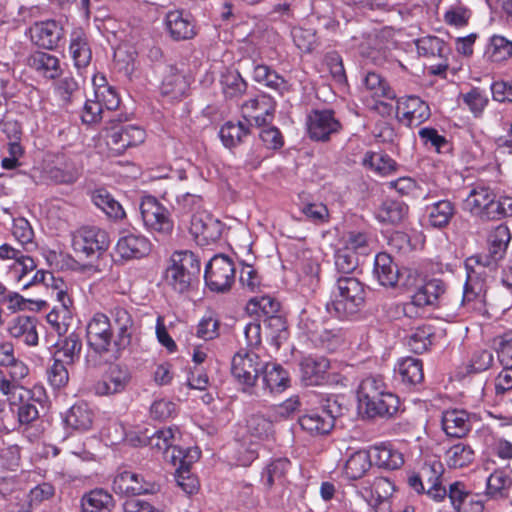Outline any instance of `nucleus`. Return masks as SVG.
<instances>
[{"label": "nucleus", "mask_w": 512, "mask_h": 512, "mask_svg": "<svg viewBox=\"0 0 512 512\" xmlns=\"http://www.w3.org/2000/svg\"><path fill=\"white\" fill-rule=\"evenodd\" d=\"M510 240L511 233L508 226L505 224L497 225L490 230L487 237L488 253L467 259L466 268H469L472 263L479 269L495 270L498 262L504 258Z\"/></svg>", "instance_id": "obj_5"}, {"label": "nucleus", "mask_w": 512, "mask_h": 512, "mask_svg": "<svg viewBox=\"0 0 512 512\" xmlns=\"http://www.w3.org/2000/svg\"><path fill=\"white\" fill-rule=\"evenodd\" d=\"M419 473L427 484V495L431 499L441 501L447 496L446 488L442 485L444 466L439 459H426Z\"/></svg>", "instance_id": "obj_19"}, {"label": "nucleus", "mask_w": 512, "mask_h": 512, "mask_svg": "<svg viewBox=\"0 0 512 512\" xmlns=\"http://www.w3.org/2000/svg\"><path fill=\"white\" fill-rule=\"evenodd\" d=\"M94 412L87 403L74 404L66 413L65 424L67 427L79 432H84L92 427Z\"/></svg>", "instance_id": "obj_35"}, {"label": "nucleus", "mask_w": 512, "mask_h": 512, "mask_svg": "<svg viewBox=\"0 0 512 512\" xmlns=\"http://www.w3.org/2000/svg\"><path fill=\"white\" fill-rule=\"evenodd\" d=\"M110 315L112 328L114 327L116 332L113 344L115 350L119 352L131 345L140 325L126 308L115 307L110 311Z\"/></svg>", "instance_id": "obj_10"}, {"label": "nucleus", "mask_w": 512, "mask_h": 512, "mask_svg": "<svg viewBox=\"0 0 512 512\" xmlns=\"http://www.w3.org/2000/svg\"><path fill=\"white\" fill-rule=\"evenodd\" d=\"M186 220L190 223L189 231L191 235L200 244L216 242L221 237L220 222L210 216L205 210L191 215Z\"/></svg>", "instance_id": "obj_16"}, {"label": "nucleus", "mask_w": 512, "mask_h": 512, "mask_svg": "<svg viewBox=\"0 0 512 512\" xmlns=\"http://www.w3.org/2000/svg\"><path fill=\"white\" fill-rule=\"evenodd\" d=\"M176 211L182 217V222L186 223L191 215L204 211L203 198L194 193H184L176 199Z\"/></svg>", "instance_id": "obj_53"}, {"label": "nucleus", "mask_w": 512, "mask_h": 512, "mask_svg": "<svg viewBox=\"0 0 512 512\" xmlns=\"http://www.w3.org/2000/svg\"><path fill=\"white\" fill-rule=\"evenodd\" d=\"M341 414V405L335 399L327 398L321 408L304 414L298 422L301 428L311 436H322L331 432L335 419Z\"/></svg>", "instance_id": "obj_6"}, {"label": "nucleus", "mask_w": 512, "mask_h": 512, "mask_svg": "<svg viewBox=\"0 0 512 512\" xmlns=\"http://www.w3.org/2000/svg\"><path fill=\"white\" fill-rule=\"evenodd\" d=\"M317 340L328 351H335L345 342V331L341 328H324L318 333Z\"/></svg>", "instance_id": "obj_60"}, {"label": "nucleus", "mask_w": 512, "mask_h": 512, "mask_svg": "<svg viewBox=\"0 0 512 512\" xmlns=\"http://www.w3.org/2000/svg\"><path fill=\"white\" fill-rule=\"evenodd\" d=\"M419 55L424 57H439L445 59L449 48L445 42L436 36H426L416 41Z\"/></svg>", "instance_id": "obj_52"}, {"label": "nucleus", "mask_w": 512, "mask_h": 512, "mask_svg": "<svg viewBox=\"0 0 512 512\" xmlns=\"http://www.w3.org/2000/svg\"><path fill=\"white\" fill-rule=\"evenodd\" d=\"M177 429L171 427L154 431L151 435L145 433L140 439V442L149 446L158 452H161L164 457H168L170 448L176 440Z\"/></svg>", "instance_id": "obj_39"}, {"label": "nucleus", "mask_w": 512, "mask_h": 512, "mask_svg": "<svg viewBox=\"0 0 512 512\" xmlns=\"http://www.w3.org/2000/svg\"><path fill=\"white\" fill-rule=\"evenodd\" d=\"M373 275L380 285L393 288L399 280V269L388 253L380 252L374 259Z\"/></svg>", "instance_id": "obj_30"}, {"label": "nucleus", "mask_w": 512, "mask_h": 512, "mask_svg": "<svg viewBox=\"0 0 512 512\" xmlns=\"http://www.w3.org/2000/svg\"><path fill=\"white\" fill-rule=\"evenodd\" d=\"M308 135L315 141H327L341 129L335 113L329 109L312 110L306 120Z\"/></svg>", "instance_id": "obj_11"}, {"label": "nucleus", "mask_w": 512, "mask_h": 512, "mask_svg": "<svg viewBox=\"0 0 512 512\" xmlns=\"http://www.w3.org/2000/svg\"><path fill=\"white\" fill-rule=\"evenodd\" d=\"M496 194L494 191L483 185L475 186L464 200L463 207L472 215L482 220H491L495 204Z\"/></svg>", "instance_id": "obj_14"}, {"label": "nucleus", "mask_w": 512, "mask_h": 512, "mask_svg": "<svg viewBox=\"0 0 512 512\" xmlns=\"http://www.w3.org/2000/svg\"><path fill=\"white\" fill-rule=\"evenodd\" d=\"M188 89V83L185 77L170 69V72L164 77L161 85V93L169 96L171 99L181 98Z\"/></svg>", "instance_id": "obj_51"}, {"label": "nucleus", "mask_w": 512, "mask_h": 512, "mask_svg": "<svg viewBox=\"0 0 512 512\" xmlns=\"http://www.w3.org/2000/svg\"><path fill=\"white\" fill-rule=\"evenodd\" d=\"M446 292V285L440 279H431L419 287L412 295L414 303L419 306L436 307Z\"/></svg>", "instance_id": "obj_32"}, {"label": "nucleus", "mask_w": 512, "mask_h": 512, "mask_svg": "<svg viewBox=\"0 0 512 512\" xmlns=\"http://www.w3.org/2000/svg\"><path fill=\"white\" fill-rule=\"evenodd\" d=\"M363 165L380 176H388L398 170L399 165L389 155L381 152H367L362 161Z\"/></svg>", "instance_id": "obj_45"}, {"label": "nucleus", "mask_w": 512, "mask_h": 512, "mask_svg": "<svg viewBox=\"0 0 512 512\" xmlns=\"http://www.w3.org/2000/svg\"><path fill=\"white\" fill-rule=\"evenodd\" d=\"M27 65L48 79H55L61 74L58 57L46 52L36 51L32 53L27 59Z\"/></svg>", "instance_id": "obj_34"}, {"label": "nucleus", "mask_w": 512, "mask_h": 512, "mask_svg": "<svg viewBox=\"0 0 512 512\" xmlns=\"http://www.w3.org/2000/svg\"><path fill=\"white\" fill-rule=\"evenodd\" d=\"M0 393L6 397L11 410L23 400H28L32 397L31 390L26 389L22 384L14 382L7 372L3 370H0Z\"/></svg>", "instance_id": "obj_38"}, {"label": "nucleus", "mask_w": 512, "mask_h": 512, "mask_svg": "<svg viewBox=\"0 0 512 512\" xmlns=\"http://www.w3.org/2000/svg\"><path fill=\"white\" fill-rule=\"evenodd\" d=\"M358 267V257L355 251L349 248L338 250L335 254L336 276H353Z\"/></svg>", "instance_id": "obj_58"}, {"label": "nucleus", "mask_w": 512, "mask_h": 512, "mask_svg": "<svg viewBox=\"0 0 512 512\" xmlns=\"http://www.w3.org/2000/svg\"><path fill=\"white\" fill-rule=\"evenodd\" d=\"M113 489L116 493L140 495L154 492L155 484L140 474L125 470L115 477Z\"/></svg>", "instance_id": "obj_23"}, {"label": "nucleus", "mask_w": 512, "mask_h": 512, "mask_svg": "<svg viewBox=\"0 0 512 512\" xmlns=\"http://www.w3.org/2000/svg\"><path fill=\"white\" fill-rule=\"evenodd\" d=\"M372 464L384 470H396L404 464L403 454L390 442H381L369 447Z\"/></svg>", "instance_id": "obj_22"}, {"label": "nucleus", "mask_w": 512, "mask_h": 512, "mask_svg": "<svg viewBox=\"0 0 512 512\" xmlns=\"http://www.w3.org/2000/svg\"><path fill=\"white\" fill-rule=\"evenodd\" d=\"M475 452L469 444L458 442L445 452V461L450 468H464L472 464Z\"/></svg>", "instance_id": "obj_43"}, {"label": "nucleus", "mask_w": 512, "mask_h": 512, "mask_svg": "<svg viewBox=\"0 0 512 512\" xmlns=\"http://www.w3.org/2000/svg\"><path fill=\"white\" fill-rule=\"evenodd\" d=\"M109 234L97 226H82L71 234V245L81 260L101 258L110 246Z\"/></svg>", "instance_id": "obj_3"}, {"label": "nucleus", "mask_w": 512, "mask_h": 512, "mask_svg": "<svg viewBox=\"0 0 512 512\" xmlns=\"http://www.w3.org/2000/svg\"><path fill=\"white\" fill-rule=\"evenodd\" d=\"M253 79L259 84H262L279 94L288 91L287 81L279 75L275 70L271 69L265 64H257L253 69Z\"/></svg>", "instance_id": "obj_40"}, {"label": "nucleus", "mask_w": 512, "mask_h": 512, "mask_svg": "<svg viewBox=\"0 0 512 512\" xmlns=\"http://www.w3.org/2000/svg\"><path fill=\"white\" fill-rule=\"evenodd\" d=\"M264 363L260 356L251 350L241 349L232 357L231 375L242 386L243 392L259 395L256 387Z\"/></svg>", "instance_id": "obj_4"}, {"label": "nucleus", "mask_w": 512, "mask_h": 512, "mask_svg": "<svg viewBox=\"0 0 512 512\" xmlns=\"http://www.w3.org/2000/svg\"><path fill=\"white\" fill-rule=\"evenodd\" d=\"M204 279L213 292L229 291L235 281L234 263L225 255L214 256L205 267Z\"/></svg>", "instance_id": "obj_7"}, {"label": "nucleus", "mask_w": 512, "mask_h": 512, "mask_svg": "<svg viewBox=\"0 0 512 512\" xmlns=\"http://www.w3.org/2000/svg\"><path fill=\"white\" fill-rule=\"evenodd\" d=\"M483 57L491 64H504L512 59V38L503 34L489 37Z\"/></svg>", "instance_id": "obj_25"}, {"label": "nucleus", "mask_w": 512, "mask_h": 512, "mask_svg": "<svg viewBox=\"0 0 512 512\" xmlns=\"http://www.w3.org/2000/svg\"><path fill=\"white\" fill-rule=\"evenodd\" d=\"M493 346L500 364L512 367V331L496 337Z\"/></svg>", "instance_id": "obj_63"}, {"label": "nucleus", "mask_w": 512, "mask_h": 512, "mask_svg": "<svg viewBox=\"0 0 512 512\" xmlns=\"http://www.w3.org/2000/svg\"><path fill=\"white\" fill-rule=\"evenodd\" d=\"M44 286L52 289V293L62 306L63 318L68 316L73 305V300L67 293L65 282L61 278H57L53 275V281H49Z\"/></svg>", "instance_id": "obj_61"}, {"label": "nucleus", "mask_w": 512, "mask_h": 512, "mask_svg": "<svg viewBox=\"0 0 512 512\" xmlns=\"http://www.w3.org/2000/svg\"><path fill=\"white\" fill-rule=\"evenodd\" d=\"M93 203L109 218L119 220L125 216L121 204L105 189H97L92 194Z\"/></svg>", "instance_id": "obj_47"}, {"label": "nucleus", "mask_w": 512, "mask_h": 512, "mask_svg": "<svg viewBox=\"0 0 512 512\" xmlns=\"http://www.w3.org/2000/svg\"><path fill=\"white\" fill-rule=\"evenodd\" d=\"M38 325L36 317L19 315L8 323L7 332L11 338L24 345L35 347L39 343Z\"/></svg>", "instance_id": "obj_20"}, {"label": "nucleus", "mask_w": 512, "mask_h": 512, "mask_svg": "<svg viewBox=\"0 0 512 512\" xmlns=\"http://www.w3.org/2000/svg\"><path fill=\"white\" fill-rule=\"evenodd\" d=\"M454 204L447 199L439 200L427 207L428 219L435 228L446 227L455 214Z\"/></svg>", "instance_id": "obj_42"}, {"label": "nucleus", "mask_w": 512, "mask_h": 512, "mask_svg": "<svg viewBox=\"0 0 512 512\" xmlns=\"http://www.w3.org/2000/svg\"><path fill=\"white\" fill-rule=\"evenodd\" d=\"M442 428L450 437L462 438L466 436L472 428L469 413L462 409H451L443 412Z\"/></svg>", "instance_id": "obj_28"}, {"label": "nucleus", "mask_w": 512, "mask_h": 512, "mask_svg": "<svg viewBox=\"0 0 512 512\" xmlns=\"http://www.w3.org/2000/svg\"><path fill=\"white\" fill-rule=\"evenodd\" d=\"M433 336L434 331L432 326H419L412 330L411 333L407 336L406 344L412 352L421 354L427 351L432 345Z\"/></svg>", "instance_id": "obj_49"}, {"label": "nucleus", "mask_w": 512, "mask_h": 512, "mask_svg": "<svg viewBox=\"0 0 512 512\" xmlns=\"http://www.w3.org/2000/svg\"><path fill=\"white\" fill-rule=\"evenodd\" d=\"M467 280L464 285L461 300V309L470 312L481 310L485 302V284L478 280L477 276L483 273L482 269L476 270L474 264L467 268Z\"/></svg>", "instance_id": "obj_15"}, {"label": "nucleus", "mask_w": 512, "mask_h": 512, "mask_svg": "<svg viewBox=\"0 0 512 512\" xmlns=\"http://www.w3.org/2000/svg\"><path fill=\"white\" fill-rule=\"evenodd\" d=\"M394 371L396 377L407 387L421 384L424 380L423 363L418 358L406 357L400 359Z\"/></svg>", "instance_id": "obj_31"}, {"label": "nucleus", "mask_w": 512, "mask_h": 512, "mask_svg": "<svg viewBox=\"0 0 512 512\" xmlns=\"http://www.w3.org/2000/svg\"><path fill=\"white\" fill-rule=\"evenodd\" d=\"M364 86L372 92L375 97L394 99L395 92L390 88L387 81L376 72H368L363 79Z\"/></svg>", "instance_id": "obj_57"}, {"label": "nucleus", "mask_w": 512, "mask_h": 512, "mask_svg": "<svg viewBox=\"0 0 512 512\" xmlns=\"http://www.w3.org/2000/svg\"><path fill=\"white\" fill-rule=\"evenodd\" d=\"M116 251L123 259H136L147 255L150 242L139 234L127 233L118 239Z\"/></svg>", "instance_id": "obj_29"}, {"label": "nucleus", "mask_w": 512, "mask_h": 512, "mask_svg": "<svg viewBox=\"0 0 512 512\" xmlns=\"http://www.w3.org/2000/svg\"><path fill=\"white\" fill-rule=\"evenodd\" d=\"M387 385L384 379L380 375H370L364 378L358 387L357 397L360 409H364L373 400H375L380 394L387 390Z\"/></svg>", "instance_id": "obj_37"}, {"label": "nucleus", "mask_w": 512, "mask_h": 512, "mask_svg": "<svg viewBox=\"0 0 512 512\" xmlns=\"http://www.w3.org/2000/svg\"><path fill=\"white\" fill-rule=\"evenodd\" d=\"M372 461L369 450H359L354 452L346 461L344 471L350 480L362 478L371 468Z\"/></svg>", "instance_id": "obj_44"}, {"label": "nucleus", "mask_w": 512, "mask_h": 512, "mask_svg": "<svg viewBox=\"0 0 512 512\" xmlns=\"http://www.w3.org/2000/svg\"><path fill=\"white\" fill-rule=\"evenodd\" d=\"M400 400L398 396L388 389L369 403L363 411L368 418H393L399 411Z\"/></svg>", "instance_id": "obj_27"}, {"label": "nucleus", "mask_w": 512, "mask_h": 512, "mask_svg": "<svg viewBox=\"0 0 512 512\" xmlns=\"http://www.w3.org/2000/svg\"><path fill=\"white\" fill-rule=\"evenodd\" d=\"M56 346L58 352L63 354L68 364H74L79 361L82 351V339L79 334L72 332L68 336L60 339Z\"/></svg>", "instance_id": "obj_54"}, {"label": "nucleus", "mask_w": 512, "mask_h": 512, "mask_svg": "<svg viewBox=\"0 0 512 512\" xmlns=\"http://www.w3.org/2000/svg\"><path fill=\"white\" fill-rule=\"evenodd\" d=\"M259 138L263 143L264 149L270 151H276L283 147L284 138L281 131L275 126H259Z\"/></svg>", "instance_id": "obj_62"}, {"label": "nucleus", "mask_w": 512, "mask_h": 512, "mask_svg": "<svg viewBox=\"0 0 512 512\" xmlns=\"http://www.w3.org/2000/svg\"><path fill=\"white\" fill-rule=\"evenodd\" d=\"M31 41L38 47L53 50L64 37V29L55 20H46L34 23L30 29Z\"/></svg>", "instance_id": "obj_18"}, {"label": "nucleus", "mask_w": 512, "mask_h": 512, "mask_svg": "<svg viewBox=\"0 0 512 512\" xmlns=\"http://www.w3.org/2000/svg\"><path fill=\"white\" fill-rule=\"evenodd\" d=\"M366 289L355 276H336L331 299L326 304L327 312L338 319H349L365 305Z\"/></svg>", "instance_id": "obj_1"}, {"label": "nucleus", "mask_w": 512, "mask_h": 512, "mask_svg": "<svg viewBox=\"0 0 512 512\" xmlns=\"http://www.w3.org/2000/svg\"><path fill=\"white\" fill-rule=\"evenodd\" d=\"M409 214L408 205L395 199H386L382 202L377 211V219L380 222L398 225L403 223Z\"/></svg>", "instance_id": "obj_36"}, {"label": "nucleus", "mask_w": 512, "mask_h": 512, "mask_svg": "<svg viewBox=\"0 0 512 512\" xmlns=\"http://www.w3.org/2000/svg\"><path fill=\"white\" fill-rule=\"evenodd\" d=\"M69 53L77 69H84L90 64L92 50L89 37L83 28L76 27L71 31Z\"/></svg>", "instance_id": "obj_24"}, {"label": "nucleus", "mask_w": 512, "mask_h": 512, "mask_svg": "<svg viewBox=\"0 0 512 512\" xmlns=\"http://www.w3.org/2000/svg\"><path fill=\"white\" fill-rule=\"evenodd\" d=\"M220 85L226 98H238L247 89V83L235 69H226L221 73Z\"/></svg>", "instance_id": "obj_46"}, {"label": "nucleus", "mask_w": 512, "mask_h": 512, "mask_svg": "<svg viewBox=\"0 0 512 512\" xmlns=\"http://www.w3.org/2000/svg\"><path fill=\"white\" fill-rule=\"evenodd\" d=\"M276 109V101L268 94H259L242 105L243 112L251 117L257 126L272 122Z\"/></svg>", "instance_id": "obj_21"}, {"label": "nucleus", "mask_w": 512, "mask_h": 512, "mask_svg": "<svg viewBox=\"0 0 512 512\" xmlns=\"http://www.w3.org/2000/svg\"><path fill=\"white\" fill-rule=\"evenodd\" d=\"M330 367L329 360L323 356H307L300 362L302 381L307 386L320 385Z\"/></svg>", "instance_id": "obj_26"}, {"label": "nucleus", "mask_w": 512, "mask_h": 512, "mask_svg": "<svg viewBox=\"0 0 512 512\" xmlns=\"http://www.w3.org/2000/svg\"><path fill=\"white\" fill-rule=\"evenodd\" d=\"M258 381L256 391L262 395H277L290 386L288 371L275 362L264 363Z\"/></svg>", "instance_id": "obj_12"}, {"label": "nucleus", "mask_w": 512, "mask_h": 512, "mask_svg": "<svg viewBox=\"0 0 512 512\" xmlns=\"http://www.w3.org/2000/svg\"><path fill=\"white\" fill-rule=\"evenodd\" d=\"M165 31L173 41L190 40L196 35L192 16L183 10H171L164 19Z\"/></svg>", "instance_id": "obj_17"}, {"label": "nucleus", "mask_w": 512, "mask_h": 512, "mask_svg": "<svg viewBox=\"0 0 512 512\" xmlns=\"http://www.w3.org/2000/svg\"><path fill=\"white\" fill-rule=\"evenodd\" d=\"M418 135L423 145L434 148L438 153H444L450 150L447 139L440 135L435 128L423 127L418 131Z\"/></svg>", "instance_id": "obj_59"}, {"label": "nucleus", "mask_w": 512, "mask_h": 512, "mask_svg": "<svg viewBox=\"0 0 512 512\" xmlns=\"http://www.w3.org/2000/svg\"><path fill=\"white\" fill-rule=\"evenodd\" d=\"M250 133L249 127L241 121L236 123L226 122L219 131L224 146L231 148L243 142V139Z\"/></svg>", "instance_id": "obj_48"}, {"label": "nucleus", "mask_w": 512, "mask_h": 512, "mask_svg": "<svg viewBox=\"0 0 512 512\" xmlns=\"http://www.w3.org/2000/svg\"><path fill=\"white\" fill-rule=\"evenodd\" d=\"M472 12L462 4L450 6L444 14L447 24L455 27L466 26L471 18Z\"/></svg>", "instance_id": "obj_64"}, {"label": "nucleus", "mask_w": 512, "mask_h": 512, "mask_svg": "<svg viewBox=\"0 0 512 512\" xmlns=\"http://www.w3.org/2000/svg\"><path fill=\"white\" fill-rule=\"evenodd\" d=\"M114 507L112 494L102 488L93 489L81 498V512H112Z\"/></svg>", "instance_id": "obj_33"}, {"label": "nucleus", "mask_w": 512, "mask_h": 512, "mask_svg": "<svg viewBox=\"0 0 512 512\" xmlns=\"http://www.w3.org/2000/svg\"><path fill=\"white\" fill-rule=\"evenodd\" d=\"M291 36L296 47L304 53H311L318 46L316 32L312 28L294 27Z\"/></svg>", "instance_id": "obj_56"}, {"label": "nucleus", "mask_w": 512, "mask_h": 512, "mask_svg": "<svg viewBox=\"0 0 512 512\" xmlns=\"http://www.w3.org/2000/svg\"><path fill=\"white\" fill-rule=\"evenodd\" d=\"M12 234L26 251L36 248L34 242V231L29 221L23 217L13 220Z\"/></svg>", "instance_id": "obj_55"}, {"label": "nucleus", "mask_w": 512, "mask_h": 512, "mask_svg": "<svg viewBox=\"0 0 512 512\" xmlns=\"http://www.w3.org/2000/svg\"><path fill=\"white\" fill-rule=\"evenodd\" d=\"M140 213L145 227L151 232L168 236L174 228L169 210L153 196L143 197Z\"/></svg>", "instance_id": "obj_8"}, {"label": "nucleus", "mask_w": 512, "mask_h": 512, "mask_svg": "<svg viewBox=\"0 0 512 512\" xmlns=\"http://www.w3.org/2000/svg\"><path fill=\"white\" fill-rule=\"evenodd\" d=\"M201 271L200 260L189 250L175 251L166 271L167 283L180 294L192 290L198 283Z\"/></svg>", "instance_id": "obj_2"}, {"label": "nucleus", "mask_w": 512, "mask_h": 512, "mask_svg": "<svg viewBox=\"0 0 512 512\" xmlns=\"http://www.w3.org/2000/svg\"><path fill=\"white\" fill-rule=\"evenodd\" d=\"M248 435L256 441H267L274 436L272 421L261 413L251 414L246 421Z\"/></svg>", "instance_id": "obj_41"}, {"label": "nucleus", "mask_w": 512, "mask_h": 512, "mask_svg": "<svg viewBox=\"0 0 512 512\" xmlns=\"http://www.w3.org/2000/svg\"><path fill=\"white\" fill-rule=\"evenodd\" d=\"M397 115L407 127H417L431 117L429 105L420 97L409 95L397 100Z\"/></svg>", "instance_id": "obj_13"}, {"label": "nucleus", "mask_w": 512, "mask_h": 512, "mask_svg": "<svg viewBox=\"0 0 512 512\" xmlns=\"http://www.w3.org/2000/svg\"><path fill=\"white\" fill-rule=\"evenodd\" d=\"M290 467V461L286 458H278L270 462L262 472V482L270 489L275 484L284 483L285 474Z\"/></svg>", "instance_id": "obj_50"}, {"label": "nucleus", "mask_w": 512, "mask_h": 512, "mask_svg": "<svg viewBox=\"0 0 512 512\" xmlns=\"http://www.w3.org/2000/svg\"><path fill=\"white\" fill-rule=\"evenodd\" d=\"M111 320L103 313H96L87 325L89 347L100 356L106 355L114 347Z\"/></svg>", "instance_id": "obj_9"}]
</instances>
